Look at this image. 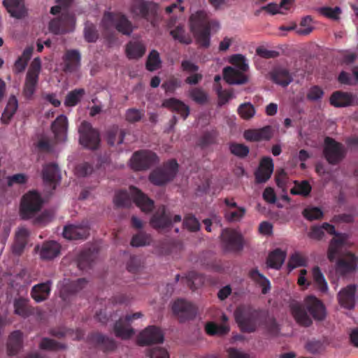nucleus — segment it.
<instances>
[{"instance_id": "6ab92c4d", "label": "nucleus", "mask_w": 358, "mask_h": 358, "mask_svg": "<svg viewBox=\"0 0 358 358\" xmlns=\"http://www.w3.org/2000/svg\"><path fill=\"white\" fill-rule=\"evenodd\" d=\"M90 235L88 222H83L79 224H69L64 227L63 236L69 240H83Z\"/></svg>"}, {"instance_id": "f257e3e1", "label": "nucleus", "mask_w": 358, "mask_h": 358, "mask_svg": "<svg viewBox=\"0 0 358 358\" xmlns=\"http://www.w3.org/2000/svg\"><path fill=\"white\" fill-rule=\"evenodd\" d=\"M289 308L296 322L304 327L312 325L311 317L317 321H322L326 317V310L323 303L311 295L306 296L303 303L292 301Z\"/></svg>"}, {"instance_id": "a19ab883", "label": "nucleus", "mask_w": 358, "mask_h": 358, "mask_svg": "<svg viewBox=\"0 0 358 358\" xmlns=\"http://www.w3.org/2000/svg\"><path fill=\"white\" fill-rule=\"evenodd\" d=\"M145 52V46L138 41H130L126 46V53L129 59H138L141 57Z\"/></svg>"}, {"instance_id": "3c124183", "label": "nucleus", "mask_w": 358, "mask_h": 358, "mask_svg": "<svg viewBox=\"0 0 358 358\" xmlns=\"http://www.w3.org/2000/svg\"><path fill=\"white\" fill-rule=\"evenodd\" d=\"M224 217L229 222L240 221L245 215L246 209L238 206L233 210L224 209Z\"/></svg>"}, {"instance_id": "c756f323", "label": "nucleus", "mask_w": 358, "mask_h": 358, "mask_svg": "<svg viewBox=\"0 0 358 358\" xmlns=\"http://www.w3.org/2000/svg\"><path fill=\"white\" fill-rule=\"evenodd\" d=\"M356 286L349 285L342 289L338 295V301L341 306L347 309H352L355 305Z\"/></svg>"}, {"instance_id": "1a4fd4ad", "label": "nucleus", "mask_w": 358, "mask_h": 358, "mask_svg": "<svg viewBox=\"0 0 358 358\" xmlns=\"http://www.w3.org/2000/svg\"><path fill=\"white\" fill-rule=\"evenodd\" d=\"M41 69V59L39 57L34 58L27 73L23 87V94L27 99H30L36 92Z\"/></svg>"}, {"instance_id": "2f4dec72", "label": "nucleus", "mask_w": 358, "mask_h": 358, "mask_svg": "<svg viewBox=\"0 0 358 358\" xmlns=\"http://www.w3.org/2000/svg\"><path fill=\"white\" fill-rule=\"evenodd\" d=\"M81 56L77 50H67L64 57V71L66 72H74L80 66Z\"/></svg>"}, {"instance_id": "f3484780", "label": "nucleus", "mask_w": 358, "mask_h": 358, "mask_svg": "<svg viewBox=\"0 0 358 358\" xmlns=\"http://www.w3.org/2000/svg\"><path fill=\"white\" fill-rule=\"evenodd\" d=\"M164 341V334L162 330L155 326H149L138 336L137 342L139 345L145 346L153 343H162Z\"/></svg>"}, {"instance_id": "79ce46f5", "label": "nucleus", "mask_w": 358, "mask_h": 358, "mask_svg": "<svg viewBox=\"0 0 358 358\" xmlns=\"http://www.w3.org/2000/svg\"><path fill=\"white\" fill-rule=\"evenodd\" d=\"M286 253L280 249H275L268 257L267 264L271 268L279 269L285 262Z\"/></svg>"}, {"instance_id": "0eeeda50", "label": "nucleus", "mask_w": 358, "mask_h": 358, "mask_svg": "<svg viewBox=\"0 0 358 358\" xmlns=\"http://www.w3.org/2000/svg\"><path fill=\"white\" fill-rule=\"evenodd\" d=\"M178 164L174 159L153 170L149 176L150 181L155 185H163L173 180L178 171Z\"/></svg>"}, {"instance_id": "f8f14e48", "label": "nucleus", "mask_w": 358, "mask_h": 358, "mask_svg": "<svg viewBox=\"0 0 358 358\" xmlns=\"http://www.w3.org/2000/svg\"><path fill=\"white\" fill-rule=\"evenodd\" d=\"M76 18L73 14L68 11L62 12L59 17L50 20L49 31L56 35L64 34L73 31Z\"/></svg>"}, {"instance_id": "69168bd1", "label": "nucleus", "mask_w": 358, "mask_h": 358, "mask_svg": "<svg viewBox=\"0 0 358 358\" xmlns=\"http://www.w3.org/2000/svg\"><path fill=\"white\" fill-rule=\"evenodd\" d=\"M307 258L299 252H295L290 257L288 262V267L293 269L299 266H306Z\"/></svg>"}, {"instance_id": "aec40b11", "label": "nucleus", "mask_w": 358, "mask_h": 358, "mask_svg": "<svg viewBox=\"0 0 358 358\" xmlns=\"http://www.w3.org/2000/svg\"><path fill=\"white\" fill-rule=\"evenodd\" d=\"M273 169L274 164L272 158L270 157H262L259 167L255 172V182L258 184L266 182L271 177Z\"/></svg>"}, {"instance_id": "bb28decb", "label": "nucleus", "mask_w": 358, "mask_h": 358, "mask_svg": "<svg viewBox=\"0 0 358 358\" xmlns=\"http://www.w3.org/2000/svg\"><path fill=\"white\" fill-rule=\"evenodd\" d=\"M162 106L177 113L183 120H186L189 115V107L183 101L176 98L164 99Z\"/></svg>"}, {"instance_id": "39448f33", "label": "nucleus", "mask_w": 358, "mask_h": 358, "mask_svg": "<svg viewBox=\"0 0 358 358\" xmlns=\"http://www.w3.org/2000/svg\"><path fill=\"white\" fill-rule=\"evenodd\" d=\"M130 12L134 18H142L150 22L153 27L157 23V5L145 0H131Z\"/></svg>"}, {"instance_id": "680f3d73", "label": "nucleus", "mask_w": 358, "mask_h": 358, "mask_svg": "<svg viewBox=\"0 0 358 358\" xmlns=\"http://www.w3.org/2000/svg\"><path fill=\"white\" fill-rule=\"evenodd\" d=\"M84 37L88 43H94L99 38L96 27L92 23H87L84 29Z\"/></svg>"}, {"instance_id": "a18cd8bd", "label": "nucleus", "mask_w": 358, "mask_h": 358, "mask_svg": "<svg viewBox=\"0 0 358 358\" xmlns=\"http://www.w3.org/2000/svg\"><path fill=\"white\" fill-rule=\"evenodd\" d=\"M249 275L250 278L262 287V293L266 294L271 289V284L269 280L257 269H252L250 271Z\"/></svg>"}, {"instance_id": "ddd939ff", "label": "nucleus", "mask_w": 358, "mask_h": 358, "mask_svg": "<svg viewBox=\"0 0 358 358\" xmlns=\"http://www.w3.org/2000/svg\"><path fill=\"white\" fill-rule=\"evenodd\" d=\"M131 167L135 171H143L150 169L159 162L157 155L150 150H139L135 152L131 158Z\"/></svg>"}, {"instance_id": "dca6fc26", "label": "nucleus", "mask_w": 358, "mask_h": 358, "mask_svg": "<svg viewBox=\"0 0 358 358\" xmlns=\"http://www.w3.org/2000/svg\"><path fill=\"white\" fill-rule=\"evenodd\" d=\"M221 239L226 250L240 251L243 249L242 236L232 229H224L221 234Z\"/></svg>"}, {"instance_id": "bf43d9fd", "label": "nucleus", "mask_w": 358, "mask_h": 358, "mask_svg": "<svg viewBox=\"0 0 358 358\" xmlns=\"http://www.w3.org/2000/svg\"><path fill=\"white\" fill-rule=\"evenodd\" d=\"M114 203L118 207H129L131 205L129 195L125 190H120L115 193L114 197Z\"/></svg>"}, {"instance_id": "4c0bfd02", "label": "nucleus", "mask_w": 358, "mask_h": 358, "mask_svg": "<svg viewBox=\"0 0 358 358\" xmlns=\"http://www.w3.org/2000/svg\"><path fill=\"white\" fill-rule=\"evenodd\" d=\"M22 346V333L20 331H13L8 339L7 352L8 355H16Z\"/></svg>"}, {"instance_id": "7c9ffc66", "label": "nucleus", "mask_w": 358, "mask_h": 358, "mask_svg": "<svg viewBox=\"0 0 358 358\" xmlns=\"http://www.w3.org/2000/svg\"><path fill=\"white\" fill-rule=\"evenodd\" d=\"M272 132L270 126H266L257 129H247L244 131L243 136L252 142H257L263 140H269L271 138Z\"/></svg>"}, {"instance_id": "de8ad7c7", "label": "nucleus", "mask_w": 358, "mask_h": 358, "mask_svg": "<svg viewBox=\"0 0 358 358\" xmlns=\"http://www.w3.org/2000/svg\"><path fill=\"white\" fill-rule=\"evenodd\" d=\"M170 34L174 40L178 41L182 44L189 45L192 42L191 36L186 33L182 26H177L176 28L171 30Z\"/></svg>"}, {"instance_id": "473e14b6", "label": "nucleus", "mask_w": 358, "mask_h": 358, "mask_svg": "<svg viewBox=\"0 0 358 358\" xmlns=\"http://www.w3.org/2000/svg\"><path fill=\"white\" fill-rule=\"evenodd\" d=\"M97 256V251L94 248H87L80 252L77 258L78 266L80 270L91 268Z\"/></svg>"}, {"instance_id": "6e6552de", "label": "nucleus", "mask_w": 358, "mask_h": 358, "mask_svg": "<svg viewBox=\"0 0 358 358\" xmlns=\"http://www.w3.org/2000/svg\"><path fill=\"white\" fill-rule=\"evenodd\" d=\"M322 229L334 237L331 240L327 251V257L331 262L336 259L341 254V250L343 248L348 236L346 234L338 233L334 225L327 222L322 224Z\"/></svg>"}, {"instance_id": "603ef678", "label": "nucleus", "mask_w": 358, "mask_h": 358, "mask_svg": "<svg viewBox=\"0 0 358 358\" xmlns=\"http://www.w3.org/2000/svg\"><path fill=\"white\" fill-rule=\"evenodd\" d=\"M313 280L317 287L321 292H326L328 289L327 282L318 266H315L312 271Z\"/></svg>"}, {"instance_id": "338daca9", "label": "nucleus", "mask_w": 358, "mask_h": 358, "mask_svg": "<svg viewBox=\"0 0 358 358\" xmlns=\"http://www.w3.org/2000/svg\"><path fill=\"white\" fill-rule=\"evenodd\" d=\"M216 92L218 96V106H222L227 103L229 99L234 97L231 90H222V86L219 85L216 87Z\"/></svg>"}, {"instance_id": "a878e982", "label": "nucleus", "mask_w": 358, "mask_h": 358, "mask_svg": "<svg viewBox=\"0 0 358 358\" xmlns=\"http://www.w3.org/2000/svg\"><path fill=\"white\" fill-rule=\"evenodd\" d=\"M355 101V96L350 92L336 91L330 96L329 102L336 108H343L352 106Z\"/></svg>"}, {"instance_id": "4468645a", "label": "nucleus", "mask_w": 358, "mask_h": 358, "mask_svg": "<svg viewBox=\"0 0 358 358\" xmlns=\"http://www.w3.org/2000/svg\"><path fill=\"white\" fill-rule=\"evenodd\" d=\"M79 134V141L82 145L90 150L98 148L100 143L99 134L90 122L84 121L81 123Z\"/></svg>"}, {"instance_id": "b1692460", "label": "nucleus", "mask_w": 358, "mask_h": 358, "mask_svg": "<svg viewBox=\"0 0 358 358\" xmlns=\"http://www.w3.org/2000/svg\"><path fill=\"white\" fill-rule=\"evenodd\" d=\"M3 4L13 17L22 19L27 15L24 0H3Z\"/></svg>"}, {"instance_id": "e2e57ef3", "label": "nucleus", "mask_w": 358, "mask_h": 358, "mask_svg": "<svg viewBox=\"0 0 358 358\" xmlns=\"http://www.w3.org/2000/svg\"><path fill=\"white\" fill-rule=\"evenodd\" d=\"M238 115L244 120H250L255 114V109L250 103H241L238 108Z\"/></svg>"}, {"instance_id": "7ed1b4c3", "label": "nucleus", "mask_w": 358, "mask_h": 358, "mask_svg": "<svg viewBox=\"0 0 358 358\" xmlns=\"http://www.w3.org/2000/svg\"><path fill=\"white\" fill-rule=\"evenodd\" d=\"M101 26L105 38L109 42H112L115 38L114 29L125 36H130L134 31L131 22L125 15L121 13L105 12L101 22Z\"/></svg>"}, {"instance_id": "f704fd0d", "label": "nucleus", "mask_w": 358, "mask_h": 358, "mask_svg": "<svg viewBox=\"0 0 358 358\" xmlns=\"http://www.w3.org/2000/svg\"><path fill=\"white\" fill-rule=\"evenodd\" d=\"M60 252V245L55 241H45L39 250L40 257L43 260H51Z\"/></svg>"}, {"instance_id": "2eb2a0df", "label": "nucleus", "mask_w": 358, "mask_h": 358, "mask_svg": "<svg viewBox=\"0 0 358 358\" xmlns=\"http://www.w3.org/2000/svg\"><path fill=\"white\" fill-rule=\"evenodd\" d=\"M142 313L137 312L134 314L127 315L124 317H120L114 324L113 331L117 338L122 340L129 339L134 334V330L130 327V322L133 320L141 318Z\"/></svg>"}, {"instance_id": "cd10ccee", "label": "nucleus", "mask_w": 358, "mask_h": 358, "mask_svg": "<svg viewBox=\"0 0 358 358\" xmlns=\"http://www.w3.org/2000/svg\"><path fill=\"white\" fill-rule=\"evenodd\" d=\"M162 106L177 113L183 120H186L189 115V107L183 101L176 98L164 99Z\"/></svg>"}, {"instance_id": "774afa93", "label": "nucleus", "mask_w": 358, "mask_h": 358, "mask_svg": "<svg viewBox=\"0 0 358 358\" xmlns=\"http://www.w3.org/2000/svg\"><path fill=\"white\" fill-rule=\"evenodd\" d=\"M230 63L236 66L240 71L245 72L248 70L249 66L246 62L245 57L240 54L234 55L231 57Z\"/></svg>"}, {"instance_id": "e433bc0d", "label": "nucleus", "mask_w": 358, "mask_h": 358, "mask_svg": "<svg viewBox=\"0 0 358 358\" xmlns=\"http://www.w3.org/2000/svg\"><path fill=\"white\" fill-rule=\"evenodd\" d=\"M271 80L283 87L287 86L292 81V76L285 68H275L270 73Z\"/></svg>"}, {"instance_id": "c85d7f7f", "label": "nucleus", "mask_w": 358, "mask_h": 358, "mask_svg": "<svg viewBox=\"0 0 358 358\" xmlns=\"http://www.w3.org/2000/svg\"><path fill=\"white\" fill-rule=\"evenodd\" d=\"M223 78L229 85H243L248 81V78L244 72L231 66L224 68Z\"/></svg>"}, {"instance_id": "c03bdc74", "label": "nucleus", "mask_w": 358, "mask_h": 358, "mask_svg": "<svg viewBox=\"0 0 358 358\" xmlns=\"http://www.w3.org/2000/svg\"><path fill=\"white\" fill-rule=\"evenodd\" d=\"M249 275L250 278L262 287V293L266 294L271 289V284L269 280L257 269H252L250 271Z\"/></svg>"}, {"instance_id": "a211bd4d", "label": "nucleus", "mask_w": 358, "mask_h": 358, "mask_svg": "<svg viewBox=\"0 0 358 358\" xmlns=\"http://www.w3.org/2000/svg\"><path fill=\"white\" fill-rule=\"evenodd\" d=\"M173 313L180 322L194 318L196 315V308L191 303L183 300H176L172 306Z\"/></svg>"}, {"instance_id": "72a5a7b5", "label": "nucleus", "mask_w": 358, "mask_h": 358, "mask_svg": "<svg viewBox=\"0 0 358 358\" xmlns=\"http://www.w3.org/2000/svg\"><path fill=\"white\" fill-rule=\"evenodd\" d=\"M51 285L50 280L35 285L31 290V296L33 299L36 302L46 300L50 294Z\"/></svg>"}, {"instance_id": "864d4df0", "label": "nucleus", "mask_w": 358, "mask_h": 358, "mask_svg": "<svg viewBox=\"0 0 358 358\" xmlns=\"http://www.w3.org/2000/svg\"><path fill=\"white\" fill-rule=\"evenodd\" d=\"M85 93V91L83 88L75 89L71 91L66 96L64 104L69 107L75 106L80 101Z\"/></svg>"}, {"instance_id": "13d9d810", "label": "nucleus", "mask_w": 358, "mask_h": 358, "mask_svg": "<svg viewBox=\"0 0 358 358\" xmlns=\"http://www.w3.org/2000/svg\"><path fill=\"white\" fill-rule=\"evenodd\" d=\"M312 22L313 18L310 15L303 17L300 22L301 27L296 29V33L301 36H307L310 34L314 29L312 26Z\"/></svg>"}, {"instance_id": "ea45409f", "label": "nucleus", "mask_w": 358, "mask_h": 358, "mask_svg": "<svg viewBox=\"0 0 358 358\" xmlns=\"http://www.w3.org/2000/svg\"><path fill=\"white\" fill-rule=\"evenodd\" d=\"M14 312L24 318H26L33 314V309L29 305V301L24 298L16 299L14 301Z\"/></svg>"}, {"instance_id": "4be33fe9", "label": "nucleus", "mask_w": 358, "mask_h": 358, "mask_svg": "<svg viewBox=\"0 0 358 358\" xmlns=\"http://www.w3.org/2000/svg\"><path fill=\"white\" fill-rule=\"evenodd\" d=\"M87 340L89 343L100 348L104 352L113 351L116 348V343L113 338L98 332L89 334Z\"/></svg>"}, {"instance_id": "0e129e2a", "label": "nucleus", "mask_w": 358, "mask_h": 358, "mask_svg": "<svg viewBox=\"0 0 358 358\" xmlns=\"http://www.w3.org/2000/svg\"><path fill=\"white\" fill-rule=\"evenodd\" d=\"M160 63L159 52L155 50H152L148 55L146 69L150 71H155L159 67Z\"/></svg>"}, {"instance_id": "6e6d98bb", "label": "nucleus", "mask_w": 358, "mask_h": 358, "mask_svg": "<svg viewBox=\"0 0 358 358\" xmlns=\"http://www.w3.org/2000/svg\"><path fill=\"white\" fill-rule=\"evenodd\" d=\"M230 152L241 159H243L249 154V148L242 143H231L229 145Z\"/></svg>"}, {"instance_id": "5701e85b", "label": "nucleus", "mask_w": 358, "mask_h": 358, "mask_svg": "<svg viewBox=\"0 0 358 358\" xmlns=\"http://www.w3.org/2000/svg\"><path fill=\"white\" fill-rule=\"evenodd\" d=\"M130 193L134 201L142 211L150 213L154 208V201L135 187H130Z\"/></svg>"}, {"instance_id": "393cba45", "label": "nucleus", "mask_w": 358, "mask_h": 358, "mask_svg": "<svg viewBox=\"0 0 358 358\" xmlns=\"http://www.w3.org/2000/svg\"><path fill=\"white\" fill-rule=\"evenodd\" d=\"M68 120L64 115H59L51 124V130L57 142H63L66 139Z\"/></svg>"}, {"instance_id": "5fc2aeb1", "label": "nucleus", "mask_w": 358, "mask_h": 358, "mask_svg": "<svg viewBox=\"0 0 358 358\" xmlns=\"http://www.w3.org/2000/svg\"><path fill=\"white\" fill-rule=\"evenodd\" d=\"M39 348L41 350H45L57 351L59 350L65 349L66 345L53 339L49 338H43L39 344Z\"/></svg>"}, {"instance_id": "4d7b16f0", "label": "nucleus", "mask_w": 358, "mask_h": 358, "mask_svg": "<svg viewBox=\"0 0 358 358\" xmlns=\"http://www.w3.org/2000/svg\"><path fill=\"white\" fill-rule=\"evenodd\" d=\"M151 241L152 238L150 234H148L144 231H140L133 236L131 241V245L133 247H142L150 245Z\"/></svg>"}, {"instance_id": "49530a36", "label": "nucleus", "mask_w": 358, "mask_h": 358, "mask_svg": "<svg viewBox=\"0 0 358 358\" xmlns=\"http://www.w3.org/2000/svg\"><path fill=\"white\" fill-rule=\"evenodd\" d=\"M87 282L85 278H78L76 280L68 281L65 282L61 290L62 294H75L83 289Z\"/></svg>"}, {"instance_id": "052dcab7", "label": "nucleus", "mask_w": 358, "mask_h": 358, "mask_svg": "<svg viewBox=\"0 0 358 358\" xmlns=\"http://www.w3.org/2000/svg\"><path fill=\"white\" fill-rule=\"evenodd\" d=\"M182 85V81L180 78L175 76H171L164 81L162 87L166 93H173L175 90Z\"/></svg>"}, {"instance_id": "c9c22d12", "label": "nucleus", "mask_w": 358, "mask_h": 358, "mask_svg": "<svg viewBox=\"0 0 358 358\" xmlns=\"http://www.w3.org/2000/svg\"><path fill=\"white\" fill-rule=\"evenodd\" d=\"M29 231L25 228H20L15 234V241L12 245V252L15 255H20L27 244Z\"/></svg>"}, {"instance_id": "f03ea898", "label": "nucleus", "mask_w": 358, "mask_h": 358, "mask_svg": "<svg viewBox=\"0 0 358 358\" xmlns=\"http://www.w3.org/2000/svg\"><path fill=\"white\" fill-rule=\"evenodd\" d=\"M189 29L199 48H208L210 45L211 31H217L219 23L209 17L208 13L200 10L192 13L189 19Z\"/></svg>"}, {"instance_id": "423d86ee", "label": "nucleus", "mask_w": 358, "mask_h": 358, "mask_svg": "<svg viewBox=\"0 0 358 358\" xmlns=\"http://www.w3.org/2000/svg\"><path fill=\"white\" fill-rule=\"evenodd\" d=\"M43 199L36 191H29L21 200L20 215L22 220H29L34 217L41 209Z\"/></svg>"}, {"instance_id": "37998d69", "label": "nucleus", "mask_w": 358, "mask_h": 358, "mask_svg": "<svg viewBox=\"0 0 358 358\" xmlns=\"http://www.w3.org/2000/svg\"><path fill=\"white\" fill-rule=\"evenodd\" d=\"M125 131L117 127H113L107 131V142L111 146L118 145L123 143Z\"/></svg>"}, {"instance_id": "9d476101", "label": "nucleus", "mask_w": 358, "mask_h": 358, "mask_svg": "<svg viewBox=\"0 0 358 358\" xmlns=\"http://www.w3.org/2000/svg\"><path fill=\"white\" fill-rule=\"evenodd\" d=\"M323 153L329 164L336 165L345 158L346 150L342 143L327 136L324 138Z\"/></svg>"}, {"instance_id": "20e7f679", "label": "nucleus", "mask_w": 358, "mask_h": 358, "mask_svg": "<svg viewBox=\"0 0 358 358\" xmlns=\"http://www.w3.org/2000/svg\"><path fill=\"white\" fill-rule=\"evenodd\" d=\"M261 311L250 305L238 306L235 310V319L241 330L245 333L256 331L261 322Z\"/></svg>"}, {"instance_id": "09e8293b", "label": "nucleus", "mask_w": 358, "mask_h": 358, "mask_svg": "<svg viewBox=\"0 0 358 358\" xmlns=\"http://www.w3.org/2000/svg\"><path fill=\"white\" fill-rule=\"evenodd\" d=\"M205 330L210 336H224L229 331V327L225 324H217L210 322L206 324Z\"/></svg>"}, {"instance_id": "58836bf2", "label": "nucleus", "mask_w": 358, "mask_h": 358, "mask_svg": "<svg viewBox=\"0 0 358 358\" xmlns=\"http://www.w3.org/2000/svg\"><path fill=\"white\" fill-rule=\"evenodd\" d=\"M18 108V101L15 95H11L8 101L6 106L1 115V121L7 124L15 115Z\"/></svg>"}, {"instance_id": "8fccbe9b", "label": "nucleus", "mask_w": 358, "mask_h": 358, "mask_svg": "<svg viewBox=\"0 0 358 358\" xmlns=\"http://www.w3.org/2000/svg\"><path fill=\"white\" fill-rule=\"evenodd\" d=\"M342 250L343 248L341 250V254L334 262H336V271L342 274H345L352 271L355 269V265L352 261L341 258Z\"/></svg>"}, {"instance_id": "412c9836", "label": "nucleus", "mask_w": 358, "mask_h": 358, "mask_svg": "<svg viewBox=\"0 0 358 358\" xmlns=\"http://www.w3.org/2000/svg\"><path fill=\"white\" fill-rule=\"evenodd\" d=\"M42 178L46 185H49L52 189H55L61 180L58 166L54 163L45 164L43 168Z\"/></svg>"}, {"instance_id": "9b49d317", "label": "nucleus", "mask_w": 358, "mask_h": 358, "mask_svg": "<svg viewBox=\"0 0 358 358\" xmlns=\"http://www.w3.org/2000/svg\"><path fill=\"white\" fill-rule=\"evenodd\" d=\"M181 220L180 215L173 216L171 212L166 210L165 206H161L151 217L150 224L152 228L162 230L171 228L173 222H180Z\"/></svg>"}]
</instances>
